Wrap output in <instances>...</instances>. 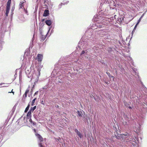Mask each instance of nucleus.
Instances as JSON below:
<instances>
[{
  "instance_id": "f257e3e1",
  "label": "nucleus",
  "mask_w": 147,
  "mask_h": 147,
  "mask_svg": "<svg viewBox=\"0 0 147 147\" xmlns=\"http://www.w3.org/2000/svg\"><path fill=\"white\" fill-rule=\"evenodd\" d=\"M115 135L116 136V138L118 139H120L121 140H125V137H124V136L126 137V136H127V134H118L117 131L116 132V133H115Z\"/></svg>"
},
{
  "instance_id": "f03ea898",
  "label": "nucleus",
  "mask_w": 147,
  "mask_h": 147,
  "mask_svg": "<svg viewBox=\"0 0 147 147\" xmlns=\"http://www.w3.org/2000/svg\"><path fill=\"white\" fill-rule=\"evenodd\" d=\"M43 56L41 54H38L35 59H37L38 62H41Z\"/></svg>"
},
{
  "instance_id": "7ed1b4c3",
  "label": "nucleus",
  "mask_w": 147,
  "mask_h": 147,
  "mask_svg": "<svg viewBox=\"0 0 147 147\" xmlns=\"http://www.w3.org/2000/svg\"><path fill=\"white\" fill-rule=\"evenodd\" d=\"M35 134L36 136L38 138L40 141V142H41L43 141V139L42 137L40 134L38 133H36Z\"/></svg>"
},
{
  "instance_id": "20e7f679",
  "label": "nucleus",
  "mask_w": 147,
  "mask_h": 147,
  "mask_svg": "<svg viewBox=\"0 0 147 147\" xmlns=\"http://www.w3.org/2000/svg\"><path fill=\"white\" fill-rule=\"evenodd\" d=\"M32 112L31 110H30L27 114V118L30 119L31 118Z\"/></svg>"
},
{
  "instance_id": "39448f33",
  "label": "nucleus",
  "mask_w": 147,
  "mask_h": 147,
  "mask_svg": "<svg viewBox=\"0 0 147 147\" xmlns=\"http://www.w3.org/2000/svg\"><path fill=\"white\" fill-rule=\"evenodd\" d=\"M49 14V11L48 10H45L44 12L43 16H47Z\"/></svg>"
},
{
  "instance_id": "423d86ee",
  "label": "nucleus",
  "mask_w": 147,
  "mask_h": 147,
  "mask_svg": "<svg viewBox=\"0 0 147 147\" xmlns=\"http://www.w3.org/2000/svg\"><path fill=\"white\" fill-rule=\"evenodd\" d=\"M69 2V1H67L66 2H63L62 3H61L60 4H59V8H61V6L63 5H66V4H67Z\"/></svg>"
},
{
  "instance_id": "0eeeda50",
  "label": "nucleus",
  "mask_w": 147,
  "mask_h": 147,
  "mask_svg": "<svg viewBox=\"0 0 147 147\" xmlns=\"http://www.w3.org/2000/svg\"><path fill=\"white\" fill-rule=\"evenodd\" d=\"M25 3L23 1H21L20 2L19 5H20V9H22L24 7V3Z\"/></svg>"
},
{
  "instance_id": "6e6552de",
  "label": "nucleus",
  "mask_w": 147,
  "mask_h": 147,
  "mask_svg": "<svg viewBox=\"0 0 147 147\" xmlns=\"http://www.w3.org/2000/svg\"><path fill=\"white\" fill-rule=\"evenodd\" d=\"M45 23L47 25L50 26L52 22L51 20H47L45 21Z\"/></svg>"
},
{
  "instance_id": "1a4fd4ad",
  "label": "nucleus",
  "mask_w": 147,
  "mask_h": 147,
  "mask_svg": "<svg viewBox=\"0 0 147 147\" xmlns=\"http://www.w3.org/2000/svg\"><path fill=\"white\" fill-rule=\"evenodd\" d=\"M10 7H6V15L7 16H8V13H9V9H10Z\"/></svg>"
},
{
  "instance_id": "9d476101",
  "label": "nucleus",
  "mask_w": 147,
  "mask_h": 147,
  "mask_svg": "<svg viewBox=\"0 0 147 147\" xmlns=\"http://www.w3.org/2000/svg\"><path fill=\"white\" fill-rule=\"evenodd\" d=\"M11 3V0H8L7 2V5L6 7H10Z\"/></svg>"
},
{
  "instance_id": "9b49d317",
  "label": "nucleus",
  "mask_w": 147,
  "mask_h": 147,
  "mask_svg": "<svg viewBox=\"0 0 147 147\" xmlns=\"http://www.w3.org/2000/svg\"><path fill=\"white\" fill-rule=\"evenodd\" d=\"M29 107H30V105L28 104L24 112L25 113H26L28 111V109L29 108Z\"/></svg>"
},
{
  "instance_id": "f8f14e48",
  "label": "nucleus",
  "mask_w": 147,
  "mask_h": 147,
  "mask_svg": "<svg viewBox=\"0 0 147 147\" xmlns=\"http://www.w3.org/2000/svg\"><path fill=\"white\" fill-rule=\"evenodd\" d=\"M78 115L80 117H82V112H80L79 111H78L77 112Z\"/></svg>"
},
{
  "instance_id": "ddd939ff",
  "label": "nucleus",
  "mask_w": 147,
  "mask_h": 147,
  "mask_svg": "<svg viewBox=\"0 0 147 147\" xmlns=\"http://www.w3.org/2000/svg\"><path fill=\"white\" fill-rule=\"evenodd\" d=\"M29 121L30 122V123H31L33 125H36V123L34 122H33L32 121L31 118L30 119Z\"/></svg>"
},
{
  "instance_id": "4468645a",
  "label": "nucleus",
  "mask_w": 147,
  "mask_h": 147,
  "mask_svg": "<svg viewBox=\"0 0 147 147\" xmlns=\"http://www.w3.org/2000/svg\"><path fill=\"white\" fill-rule=\"evenodd\" d=\"M106 73L110 78H113V79H114V77L113 76H111L109 72H106Z\"/></svg>"
},
{
  "instance_id": "2eb2a0df",
  "label": "nucleus",
  "mask_w": 147,
  "mask_h": 147,
  "mask_svg": "<svg viewBox=\"0 0 147 147\" xmlns=\"http://www.w3.org/2000/svg\"><path fill=\"white\" fill-rule=\"evenodd\" d=\"M36 106H35L33 107H31L30 110H31L32 112L33 111L36 109Z\"/></svg>"
},
{
  "instance_id": "dca6fc26",
  "label": "nucleus",
  "mask_w": 147,
  "mask_h": 147,
  "mask_svg": "<svg viewBox=\"0 0 147 147\" xmlns=\"http://www.w3.org/2000/svg\"><path fill=\"white\" fill-rule=\"evenodd\" d=\"M78 135L80 138H82L83 136L82 135V134L80 132L78 133L77 134Z\"/></svg>"
},
{
  "instance_id": "f3484780",
  "label": "nucleus",
  "mask_w": 147,
  "mask_h": 147,
  "mask_svg": "<svg viewBox=\"0 0 147 147\" xmlns=\"http://www.w3.org/2000/svg\"><path fill=\"white\" fill-rule=\"evenodd\" d=\"M38 145L39 147H45V146L43 145L42 143L41 142H40L38 143Z\"/></svg>"
},
{
  "instance_id": "a211bd4d",
  "label": "nucleus",
  "mask_w": 147,
  "mask_h": 147,
  "mask_svg": "<svg viewBox=\"0 0 147 147\" xmlns=\"http://www.w3.org/2000/svg\"><path fill=\"white\" fill-rule=\"evenodd\" d=\"M36 99V98H35L32 100L31 104L32 106H33L34 105V104L35 102V101Z\"/></svg>"
},
{
  "instance_id": "6ab92c4d",
  "label": "nucleus",
  "mask_w": 147,
  "mask_h": 147,
  "mask_svg": "<svg viewBox=\"0 0 147 147\" xmlns=\"http://www.w3.org/2000/svg\"><path fill=\"white\" fill-rule=\"evenodd\" d=\"M29 91H30L29 89H27L26 90L25 93L26 94H27L29 92Z\"/></svg>"
},
{
  "instance_id": "aec40b11",
  "label": "nucleus",
  "mask_w": 147,
  "mask_h": 147,
  "mask_svg": "<svg viewBox=\"0 0 147 147\" xmlns=\"http://www.w3.org/2000/svg\"><path fill=\"white\" fill-rule=\"evenodd\" d=\"M75 131L77 133V134H78L79 132L76 129H75Z\"/></svg>"
},
{
  "instance_id": "412c9836",
  "label": "nucleus",
  "mask_w": 147,
  "mask_h": 147,
  "mask_svg": "<svg viewBox=\"0 0 147 147\" xmlns=\"http://www.w3.org/2000/svg\"><path fill=\"white\" fill-rule=\"evenodd\" d=\"M27 96V94L24 93V94L23 95V97L26 98Z\"/></svg>"
},
{
  "instance_id": "4be33fe9",
  "label": "nucleus",
  "mask_w": 147,
  "mask_h": 147,
  "mask_svg": "<svg viewBox=\"0 0 147 147\" xmlns=\"http://www.w3.org/2000/svg\"><path fill=\"white\" fill-rule=\"evenodd\" d=\"M85 53V52L84 51H83L82 52L81 55H82L84 54Z\"/></svg>"
},
{
  "instance_id": "5701e85b",
  "label": "nucleus",
  "mask_w": 147,
  "mask_h": 147,
  "mask_svg": "<svg viewBox=\"0 0 147 147\" xmlns=\"http://www.w3.org/2000/svg\"><path fill=\"white\" fill-rule=\"evenodd\" d=\"M38 91H37L36 92H35V93H34V95L35 96L36 95L38 94Z\"/></svg>"
},
{
  "instance_id": "b1692460",
  "label": "nucleus",
  "mask_w": 147,
  "mask_h": 147,
  "mask_svg": "<svg viewBox=\"0 0 147 147\" xmlns=\"http://www.w3.org/2000/svg\"><path fill=\"white\" fill-rule=\"evenodd\" d=\"M41 103L42 104L44 105L45 104V102L43 100L41 101Z\"/></svg>"
},
{
  "instance_id": "393cba45",
  "label": "nucleus",
  "mask_w": 147,
  "mask_h": 147,
  "mask_svg": "<svg viewBox=\"0 0 147 147\" xmlns=\"http://www.w3.org/2000/svg\"><path fill=\"white\" fill-rule=\"evenodd\" d=\"M142 17H142H141V18H140V19H139V20H138V22H139H139H140V21H141V18Z\"/></svg>"
},
{
  "instance_id": "a878e982",
  "label": "nucleus",
  "mask_w": 147,
  "mask_h": 147,
  "mask_svg": "<svg viewBox=\"0 0 147 147\" xmlns=\"http://www.w3.org/2000/svg\"><path fill=\"white\" fill-rule=\"evenodd\" d=\"M137 27V25H135V27H134V30H135L136 29V27Z\"/></svg>"
},
{
  "instance_id": "bb28decb",
  "label": "nucleus",
  "mask_w": 147,
  "mask_h": 147,
  "mask_svg": "<svg viewBox=\"0 0 147 147\" xmlns=\"http://www.w3.org/2000/svg\"><path fill=\"white\" fill-rule=\"evenodd\" d=\"M135 30H134H134H133V31H132V34H133L134 32V31H135Z\"/></svg>"
},
{
  "instance_id": "cd10ccee",
  "label": "nucleus",
  "mask_w": 147,
  "mask_h": 147,
  "mask_svg": "<svg viewBox=\"0 0 147 147\" xmlns=\"http://www.w3.org/2000/svg\"><path fill=\"white\" fill-rule=\"evenodd\" d=\"M13 89H12V90L11 91V92H8L9 93H12V92H13Z\"/></svg>"
},
{
  "instance_id": "c85d7f7f",
  "label": "nucleus",
  "mask_w": 147,
  "mask_h": 147,
  "mask_svg": "<svg viewBox=\"0 0 147 147\" xmlns=\"http://www.w3.org/2000/svg\"><path fill=\"white\" fill-rule=\"evenodd\" d=\"M34 131L35 133H36V130L35 129H34Z\"/></svg>"
},
{
  "instance_id": "c756f323",
  "label": "nucleus",
  "mask_w": 147,
  "mask_h": 147,
  "mask_svg": "<svg viewBox=\"0 0 147 147\" xmlns=\"http://www.w3.org/2000/svg\"><path fill=\"white\" fill-rule=\"evenodd\" d=\"M44 20H45V19H42V22H43L44 21Z\"/></svg>"
},
{
  "instance_id": "7c9ffc66",
  "label": "nucleus",
  "mask_w": 147,
  "mask_h": 147,
  "mask_svg": "<svg viewBox=\"0 0 147 147\" xmlns=\"http://www.w3.org/2000/svg\"><path fill=\"white\" fill-rule=\"evenodd\" d=\"M139 23V22H138L136 24V25H137H137Z\"/></svg>"
},
{
  "instance_id": "2f4dec72",
  "label": "nucleus",
  "mask_w": 147,
  "mask_h": 147,
  "mask_svg": "<svg viewBox=\"0 0 147 147\" xmlns=\"http://www.w3.org/2000/svg\"><path fill=\"white\" fill-rule=\"evenodd\" d=\"M24 11H26V12L27 13V11H26V9H25V8H24Z\"/></svg>"
},
{
  "instance_id": "473e14b6",
  "label": "nucleus",
  "mask_w": 147,
  "mask_h": 147,
  "mask_svg": "<svg viewBox=\"0 0 147 147\" xmlns=\"http://www.w3.org/2000/svg\"><path fill=\"white\" fill-rule=\"evenodd\" d=\"M4 83H1L0 84V85H2Z\"/></svg>"
},
{
  "instance_id": "72a5a7b5",
  "label": "nucleus",
  "mask_w": 147,
  "mask_h": 147,
  "mask_svg": "<svg viewBox=\"0 0 147 147\" xmlns=\"http://www.w3.org/2000/svg\"><path fill=\"white\" fill-rule=\"evenodd\" d=\"M129 108L130 109H131V107H129Z\"/></svg>"
},
{
  "instance_id": "f704fd0d",
  "label": "nucleus",
  "mask_w": 147,
  "mask_h": 147,
  "mask_svg": "<svg viewBox=\"0 0 147 147\" xmlns=\"http://www.w3.org/2000/svg\"><path fill=\"white\" fill-rule=\"evenodd\" d=\"M12 93H13V94H14V92H13Z\"/></svg>"
},
{
  "instance_id": "c9c22d12",
  "label": "nucleus",
  "mask_w": 147,
  "mask_h": 147,
  "mask_svg": "<svg viewBox=\"0 0 147 147\" xmlns=\"http://www.w3.org/2000/svg\"><path fill=\"white\" fill-rule=\"evenodd\" d=\"M59 106L58 105L57 106V107H58Z\"/></svg>"
},
{
  "instance_id": "e433bc0d",
  "label": "nucleus",
  "mask_w": 147,
  "mask_h": 147,
  "mask_svg": "<svg viewBox=\"0 0 147 147\" xmlns=\"http://www.w3.org/2000/svg\"><path fill=\"white\" fill-rule=\"evenodd\" d=\"M59 106L58 105L57 106V107H58Z\"/></svg>"
}]
</instances>
